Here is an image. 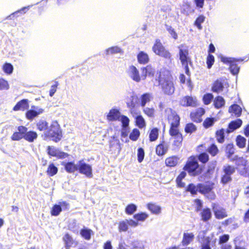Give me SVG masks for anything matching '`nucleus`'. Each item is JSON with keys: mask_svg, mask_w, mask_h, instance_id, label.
Returning a JSON list of instances; mask_svg holds the SVG:
<instances>
[{"mask_svg": "<svg viewBox=\"0 0 249 249\" xmlns=\"http://www.w3.org/2000/svg\"><path fill=\"white\" fill-rule=\"evenodd\" d=\"M178 48L179 50V59L180 61L182 68L184 70L185 74L188 77H190L191 73L189 66L193 67V63L191 57L189 56L188 48L182 44L178 46Z\"/></svg>", "mask_w": 249, "mask_h": 249, "instance_id": "nucleus-1", "label": "nucleus"}, {"mask_svg": "<svg viewBox=\"0 0 249 249\" xmlns=\"http://www.w3.org/2000/svg\"><path fill=\"white\" fill-rule=\"evenodd\" d=\"M42 136L44 137V139L45 140L49 139L55 142H59L63 135L62 129L58 123L56 121L53 122Z\"/></svg>", "mask_w": 249, "mask_h": 249, "instance_id": "nucleus-2", "label": "nucleus"}, {"mask_svg": "<svg viewBox=\"0 0 249 249\" xmlns=\"http://www.w3.org/2000/svg\"><path fill=\"white\" fill-rule=\"evenodd\" d=\"M205 166V165L199 164L195 156H191L189 158L183 169L187 171L190 175L196 176L203 172Z\"/></svg>", "mask_w": 249, "mask_h": 249, "instance_id": "nucleus-3", "label": "nucleus"}, {"mask_svg": "<svg viewBox=\"0 0 249 249\" xmlns=\"http://www.w3.org/2000/svg\"><path fill=\"white\" fill-rule=\"evenodd\" d=\"M158 80L159 84L161 86L162 90L165 94L171 95L174 93L175 88L169 76H165L163 75V72L160 71Z\"/></svg>", "mask_w": 249, "mask_h": 249, "instance_id": "nucleus-4", "label": "nucleus"}, {"mask_svg": "<svg viewBox=\"0 0 249 249\" xmlns=\"http://www.w3.org/2000/svg\"><path fill=\"white\" fill-rule=\"evenodd\" d=\"M218 58L223 63L229 66L228 69L232 75L237 76L238 74L240 67L235 62V57H227L220 54L218 56Z\"/></svg>", "mask_w": 249, "mask_h": 249, "instance_id": "nucleus-5", "label": "nucleus"}, {"mask_svg": "<svg viewBox=\"0 0 249 249\" xmlns=\"http://www.w3.org/2000/svg\"><path fill=\"white\" fill-rule=\"evenodd\" d=\"M153 51L158 55L171 61L172 55L161 43L160 40L156 39L152 47Z\"/></svg>", "mask_w": 249, "mask_h": 249, "instance_id": "nucleus-6", "label": "nucleus"}, {"mask_svg": "<svg viewBox=\"0 0 249 249\" xmlns=\"http://www.w3.org/2000/svg\"><path fill=\"white\" fill-rule=\"evenodd\" d=\"M210 187L205 185V183H198L196 185L193 183H189L186 188V191L190 192L192 196L197 195V192L204 193L210 190Z\"/></svg>", "mask_w": 249, "mask_h": 249, "instance_id": "nucleus-7", "label": "nucleus"}, {"mask_svg": "<svg viewBox=\"0 0 249 249\" xmlns=\"http://www.w3.org/2000/svg\"><path fill=\"white\" fill-rule=\"evenodd\" d=\"M78 171L80 174L86 176L88 178L93 177L92 166L85 162L84 160H81L77 162Z\"/></svg>", "mask_w": 249, "mask_h": 249, "instance_id": "nucleus-8", "label": "nucleus"}, {"mask_svg": "<svg viewBox=\"0 0 249 249\" xmlns=\"http://www.w3.org/2000/svg\"><path fill=\"white\" fill-rule=\"evenodd\" d=\"M69 209V203L66 201H59L53 206L51 210V214L52 216H57L62 211H68Z\"/></svg>", "mask_w": 249, "mask_h": 249, "instance_id": "nucleus-9", "label": "nucleus"}, {"mask_svg": "<svg viewBox=\"0 0 249 249\" xmlns=\"http://www.w3.org/2000/svg\"><path fill=\"white\" fill-rule=\"evenodd\" d=\"M197 100L196 97L192 96H185L180 99L179 104L184 107H196L197 106Z\"/></svg>", "mask_w": 249, "mask_h": 249, "instance_id": "nucleus-10", "label": "nucleus"}, {"mask_svg": "<svg viewBox=\"0 0 249 249\" xmlns=\"http://www.w3.org/2000/svg\"><path fill=\"white\" fill-rule=\"evenodd\" d=\"M43 111V109L39 108L37 106H32L31 109L26 112V117L28 120H33L39 114H42Z\"/></svg>", "mask_w": 249, "mask_h": 249, "instance_id": "nucleus-11", "label": "nucleus"}, {"mask_svg": "<svg viewBox=\"0 0 249 249\" xmlns=\"http://www.w3.org/2000/svg\"><path fill=\"white\" fill-rule=\"evenodd\" d=\"M170 113L168 114V118L171 121L170 127H179L180 118L176 111L169 108Z\"/></svg>", "mask_w": 249, "mask_h": 249, "instance_id": "nucleus-12", "label": "nucleus"}, {"mask_svg": "<svg viewBox=\"0 0 249 249\" xmlns=\"http://www.w3.org/2000/svg\"><path fill=\"white\" fill-rule=\"evenodd\" d=\"M127 72L128 76L133 81L136 82H140L141 78L139 73V71L135 66L133 65L129 66L127 71Z\"/></svg>", "mask_w": 249, "mask_h": 249, "instance_id": "nucleus-13", "label": "nucleus"}, {"mask_svg": "<svg viewBox=\"0 0 249 249\" xmlns=\"http://www.w3.org/2000/svg\"><path fill=\"white\" fill-rule=\"evenodd\" d=\"M205 113V110L202 107H199L197 108L195 112L190 113V117L193 122L200 123L202 121L201 117Z\"/></svg>", "mask_w": 249, "mask_h": 249, "instance_id": "nucleus-14", "label": "nucleus"}, {"mask_svg": "<svg viewBox=\"0 0 249 249\" xmlns=\"http://www.w3.org/2000/svg\"><path fill=\"white\" fill-rule=\"evenodd\" d=\"M242 123V120L240 119H237L234 121H231L228 124V128L226 130V132L227 134L233 132L241 127Z\"/></svg>", "mask_w": 249, "mask_h": 249, "instance_id": "nucleus-15", "label": "nucleus"}, {"mask_svg": "<svg viewBox=\"0 0 249 249\" xmlns=\"http://www.w3.org/2000/svg\"><path fill=\"white\" fill-rule=\"evenodd\" d=\"M216 165L217 161L216 160H213L210 162L208 163V169L206 172L201 176V178L204 177L205 178H210L214 172Z\"/></svg>", "mask_w": 249, "mask_h": 249, "instance_id": "nucleus-16", "label": "nucleus"}, {"mask_svg": "<svg viewBox=\"0 0 249 249\" xmlns=\"http://www.w3.org/2000/svg\"><path fill=\"white\" fill-rule=\"evenodd\" d=\"M61 164L64 167L65 171L68 173H72L77 171V163L75 164L73 161L61 162Z\"/></svg>", "mask_w": 249, "mask_h": 249, "instance_id": "nucleus-17", "label": "nucleus"}, {"mask_svg": "<svg viewBox=\"0 0 249 249\" xmlns=\"http://www.w3.org/2000/svg\"><path fill=\"white\" fill-rule=\"evenodd\" d=\"M29 107L28 100L24 99L18 102L14 107L13 110L14 111L25 110L27 109Z\"/></svg>", "mask_w": 249, "mask_h": 249, "instance_id": "nucleus-18", "label": "nucleus"}, {"mask_svg": "<svg viewBox=\"0 0 249 249\" xmlns=\"http://www.w3.org/2000/svg\"><path fill=\"white\" fill-rule=\"evenodd\" d=\"M38 137V135L36 131L33 130L28 131V128L26 127V132L23 135V139L29 142H33Z\"/></svg>", "mask_w": 249, "mask_h": 249, "instance_id": "nucleus-19", "label": "nucleus"}, {"mask_svg": "<svg viewBox=\"0 0 249 249\" xmlns=\"http://www.w3.org/2000/svg\"><path fill=\"white\" fill-rule=\"evenodd\" d=\"M168 149V144L164 142H161L156 148V153L159 156L165 155Z\"/></svg>", "mask_w": 249, "mask_h": 249, "instance_id": "nucleus-20", "label": "nucleus"}, {"mask_svg": "<svg viewBox=\"0 0 249 249\" xmlns=\"http://www.w3.org/2000/svg\"><path fill=\"white\" fill-rule=\"evenodd\" d=\"M18 132H15L11 136L13 141H19L23 138V135L26 132V127L23 125L19 126L18 127Z\"/></svg>", "mask_w": 249, "mask_h": 249, "instance_id": "nucleus-21", "label": "nucleus"}, {"mask_svg": "<svg viewBox=\"0 0 249 249\" xmlns=\"http://www.w3.org/2000/svg\"><path fill=\"white\" fill-rule=\"evenodd\" d=\"M213 210L214 216L217 219H220L227 216L225 210L223 208L218 209L215 204L213 205Z\"/></svg>", "mask_w": 249, "mask_h": 249, "instance_id": "nucleus-22", "label": "nucleus"}, {"mask_svg": "<svg viewBox=\"0 0 249 249\" xmlns=\"http://www.w3.org/2000/svg\"><path fill=\"white\" fill-rule=\"evenodd\" d=\"M205 185L210 187V189L207 192L201 193V194L206 195L209 199L211 200L214 199L215 198V195L214 192L213 191L214 188V183L212 181H209L205 183Z\"/></svg>", "mask_w": 249, "mask_h": 249, "instance_id": "nucleus-23", "label": "nucleus"}, {"mask_svg": "<svg viewBox=\"0 0 249 249\" xmlns=\"http://www.w3.org/2000/svg\"><path fill=\"white\" fill-rule=\"evenodd\" d=\"M68 229L75 234H78L79 231V224L75 219H71L69 221Z\"/></svg>", "mask_w": 249, "mask_h": 249, "instance_id": "nucleus-24", "label": "nucleus"}, {"mask_svg": "<svg viewBox=\"0 0 249 249\" xmlns=\"http://www.w3.org/2000/svg\"><path fill=\"white\" fill-rule=\"evenodd\" d=\"M120 112L119 110L117 108H112L109 111L107 115V119L109 121H114L119 119Z\"/></svg>", "mask_w": 249, "mask_h": 249, "instance_id": "nucleus-25", "label": "nucleus"}, {"mask_svg": "<svg viewBox=\"0 0 249 249\" xmlns=\"http://www.w3.org/2000/svg\"><path fill=\"white\" fill-rule=\"evenodd\" d=\"M201 220L203 222H207L210 220L212 216L211 210L209 208H205L202 210L200 213Z\"/></svg>", "mask_w": 249, "mask_h": 249, "instance_id": "nucleus-26", "label": "nucleus"}, {"mask_svg": "<svg viewBox=\"0 0 249 249\" xmlns=\"http://www.w3.org/2000/svg\"><path fill=\"white\" fill-rule=\"evenodd\" d=\"M79 232L81 237L86 240H89L91 235L93 234V232L91 230L85 227L81 229Z\"/></svg>", "mask_w": 249, "mask_h": 249, "instance_id": "nucleus-27", "label": "nucleus"}, {"mask_svg": "<svg viewBox=\"0 0 249 249\" xmlns=\"http://www.w3.org/2000/svg\"><path fill=\"white\" fill-rule=\"evenodd\" d=\"M242 111V109L241 107L236 104L231 105L229 108V112L233 113L236 117H239L241 115Z\"/></svg>", "mask_w": 249, "mask_h": 249, "instance_id": "nucleus-28", "label": "nucleus"}, {"mask_svg": "<svg viewBox=\"0 0 249 249\" xmlns=\"http://www.w3.org/2000/svg\"><path fill=\"white\" fill-rule=\"evenodd\" d=\"M224 88L223 82L221 80L217 79L213 83L212 87V90L213 92L218 93L223 90Z\"/></svg>", "mask_w": 249, "mask_h": 249, "instance_id": "nucleus-29", "label": "nucleus"}, {"mask_svg": "<svg viewBox=\"0 0 249 249\" xmlns=\"http://www.w3.org/2000/svg\"><path fill=\"white\" fill-rule=\"evenodd\" d=\"M195 235L193 233H186L184 232L183 235V239L182 240V245L183 246H186L190 244L193 241Z\"/></svg>", "mask_w": 249, "mask_h": 249, "instance_id": "nucleus-30", "label": "nucleus"}, {"mask_svg": "<svg viewBox=\"0 0 249 249\" xmlns=\"http://www.w3.org/2000/svg\"><path fill=\"white\" fill-rule=\"evenodd\" d=\"M213 104L215 108H221L225 105V99L221 96H217L214 98Z\"/></svg>", "mask_w": 249, "mask_h": 249, "instance_id": "nucleus-31", "label": "nucleus"}, {"mask_svg": "<svg viewBox=\"0 0 249 249\" xmlns=\"http://www.w3.org/2000/svg\"><path fill=\"white\" fill-rule=\"evenodd\" d=\"M126 247L129 248L130 249H143L144 246L142 242L139 240H134L133 241H129L127 242Z\"/></svg>", "mask_w": 249, "mask_h": 249, "instance_id": "nucleus-32", "label": "nucleus"}, {"mask_svg": "<svg viewBox=\"0 0 249 249\" xmlns=\"http://www.w3.org/2000/svg\"><path fill=\"white\" fill-rule=\"evenodd\" d=\"M152 98V95L150 93H144L142 94L140 97V104L141 106L144 107L146 104L150 101Z\"/></svg>", "mask_w": 249, "mask_h": 249, "instance_id": "nucleus-33", "label": "nucleus"}, {"mask_svg": "<svg viewBox=\"0 0 249 249\" xmlns=\"http://www.w3.org/2000/svg\"><path fill=\"white\" fill-rule=\"evenodd\" d=\"M30 7V6L23 7L20 10H18L13 13L7 17L6 19H12L15 17H18L19 16L20 14H22L25 13L29 9Z\"/></svg>", "mask_w": 249, "mask_h": 249, "instance_id": "nucleus-34", "label": "nucleus"}, {"mask_svg": "<svg viewBox=\"0 0 249 249\" xmlns=\"http://www.w3.org/2000/svg\"><path fill=\"white\" fill-rule=\"evenodd\" d=\"M138 61L140 64H145L149 60L148 54L143 51L140 52L137 55Z\"/></svg>", "mask_w": 249, "mask_h": 249, "instance_id": "nucleus-35", "label": "nucleus"}, {"mask_svg": "<svg viewBox=\"0 0 249 249\" xmlns=\"http://www.w3.org/2000/svg\"><path fill=\"white\" fill-rule=\"evenodd\" d=\"M37 129L40 131H43V133H45L47 129L49 126V123L44 120H39L36 124Z\"/></svg>", "mask_w": 249, "mask_h": 249, "instance_id": "nucleus-36", "label": "nucleus"}, {"mask_svg": "<svg viewBox=\"0 0 249 249\" xmlns=\"http://www.w3.org/2000/svg\"><path fill=\"white\" fill-rule=\"evenodd\" d=\"M147 208L152 213L155 214H158L161 212V207L155 203H148Z\"/></svg>", "mask_w": 249, "mask_h": 249, "instance_id": "nucleus-37", "label": "nucleus"}, {"mask_svg": "<svg viewBox=\"0 0 249 249\" xmlns=\"http://www.w3.org/2000/svg\"><path fill=\"white\" fill-rule=\"evenodd\" d=\"M195 157L196 159H197V162L200 161L203 165H205L209 160V156L208 154L205 152L200 153Z\"/></svg>", "mask_w": 249, "mask_h": 249, "instance_id": "nucleus-38", "label": "nucleus"}, {"mask_svg": "<svg viewBox=\"0 0 249 249\" xmlns=\"http://www.w3.org/2000/svg\"><path fill=\"white\" fill-rule=\"evenodd\" d=\"M63 240L65 242L66 249H70L74 243V240L72 237L68 233L65 234L63 237Z\"/></svg>", "mask_w": 249, "mask_h": 249, "instance_id": "nucleus-39", "label": "nucleus"}, {"mask_svg": "<svg viewBox=\"0 0 249 249\" xmlns=\"http://www.w3.org/2000/svg\"><path fill=\"white\" fill-rule=\"evenodd\" d=\"M149 214L145 212H140L133 215V217L138 222H144L148 217Z\"/></svg>", "mask_w": 249, "mask_h": 249, "instance_id": "nucleus-40", "label": "nucleus"}, {"mask_svg": "<svg viewBox=\"0 0 249 249\" xmlns=\"http://www.w3.org/2000/svg\"><path fill=\"white\" fill-rule=\"evenodd\" d=\"M225 132L226 130L224 128H221L216 131L215 136L216 138V140L218 142L220 143H222L224 142L225 138Z\"/></svg>", "mask_w": 249, "mask_h": 249, "instance_id": "nucleus-41", "label": "nucleus"}, {"mask_svg": "<svg viewBox=\"0 0 249 249\" xmlns=\"http://www.w3.org/2000/svg\"><path fill=\"white\" fill-rule=\"evenodd\" d=\"M136 125L139 128H142L146 126L144 119L141 114L137 115L135 117Z\"/></svg>", "mask_w": 249, "mask_h": 249, "instance_id": "nucleus-42", "label": "nucleus"}, {"mask_svg": "<svg viewBox=\"0 0 249 249\" xmlns=\"http://www.w3.org/2000/svg\"><path fill=\"white\" fill-rule=\"evenodd\" d=\"M141 70V77L143 80H144L146 78L147 76L153 74V69L151 68V66H147L145 67H142V68Z\"/></svg>", "mask_w": 249, "mask_h": 249, "instance_id": "nucleus-43", "label": "nucleus"}, {"mask_svg": "<svg viewBox=\"0 0 249 249\" xmlns=\"http://www.w3.org/2000/svg\"><path fill=\"white\" fill-rule=\"evenodd\" d=\"M138 207L134 203L128 204L125 208V213L127 215L134 214V213L137 211Z\"/></svg>", "mask_w": 249, "mask_h": 249, "instance_id": "nucleus-44", "label": "nucleus"}, {"mask_svg": "<svg viewBox=\"0 0 249 249\" xmlns=\"http://www.w3.org/2000/svg\"><path fill=\"white\" fill-rule=\"evenodd\" d=\"M207 153L214 157L219 153V149L215 143H212L206 149Z\"/></svg>", "mask_w": 249, "mask_h": 249, "instance_id": "nucleus-45", "label": "nucleus"}, {"mask_svg": "<svg viewBox=\"0 0 249 249\" xmlns=\"http://www.w3.org/2000/svg\"><path fill=\"white\" fill-rule=\"evenodd\" d=\"M212 239L210 236L201 242L200 249H212L211 247Z\"/></svg>", "mask_w": 249, "mask_h": 249, "instance_id": "nucleus-46", "label": "nucleus"}, {"mask_svg": "<svg viewBox=\"0 0 249 249\" xmlns=\"http://www.w3.org/2000/svg\"><path fill=\"white\" fill-rule=\"evenodd\" d=\"M178 158L176 156H173L168 158L165 160V164L167 166L174 167L178 162Z\"/></svg>", "mask_w": 249, "mask_h": 249, "instance_id": "nucleus-47", "label": "nucleus"}, {"mask_svg": "<svg viewBox=\"0 0 249 249\" xmlns=\"http://www.w3.org/2000/svg\"><path fill=\"white\" fill-rule=\"evenodd\" d=\"M227 157L228 159H231L232 156L235 152L234 146L233 143H229L227 145L225 149Z\"/></svg>", "mask_w": 249, "mask_h": 249, "instance_id": "nucleus-48", "label": "nucleus"}, {"mask_svg": "<svg viewBox=\"0 0 249 249\" xmlns=\"http://www.w3.org/2000/svg\"><path fill=\"white\" fill-rule=\"evenodd\" d=\"M2 70L7 75H10L13 72L14 67L11 63L5 62L2 66Z\"/></svg>", "mask_w": 249, "mask_h": 249, "instance_id": "nucleus-49", "label": "nucleus"}, {"mask_svg": "<svg viewBox=\"0 0 249 249\" xmlns=\"http://www.w3.org/2000/svg\"><path fill=\"white\" fill-rule=\"evenodd\" d=\"M58 172V168L53 163H51L49 164L47 170V174L50 176L53 177L56 175Z\"/></svg>", "mask_w": 249, "mask_h": 249, "instance_id": "nucleus-50", "label": "nucleus"}, {"mask_svg": "<svg viewBox=\"0 0 249 249\" xmlns=\"http://www.w3.org/2000/svg\"><path fill=\"white\" fill-rule=\"evenodd\" d=\"M159 130L157 127L153 128L151 129L149 135V141L150 142H154L158 138Z\"/></svg>", "mask_w": 249, "mask_h": 249, "instance_id": "nucleus-51", "label": "nucleus"}, {"mask_svg": "<svg viewBox=\"0 0 249 249\" xmlns=\"http://www.w3.org/2000/svg\"><path fill=\"white\" fill-rule=\"evenodd\" d=\"M59 148L54 146H48L47 147V154L50 157H55Z\"/></svg>", "mask_w": 249, "mask_h": 249, "instance_id": "nucleus-52", "label": "nucleus"}, {"mask_svg": "<svg viewBox=\"0 0 249 249\" xmlns=\"http://www.w3.org/2000/svg\"><path fill=\"white\" fill-rule=\"evenodd\" d=\"M197 129V127L196 125H195L192 123H189L186 124L184 131L187 134H192L195 132Z\"/></svg>", "mask_w": 249, "mask_h": 249, "instance_id": "nucleus-53", "label": "nucleus"}, {"mask_svg": "<svg viewBox=\"0 0 249 249\" xmlns=\"http://www.w3.org/2000/svg\"><path fill=\"white\" fill-rule=\"evenodd\" d=\"M216 121V119L213 117L207 118L203 123V126L205 128H208L212 126Z\"/></svg>", "mask_w": 249, "mask_h": 249, "instance_id": "nucleus-54", "label": "nucleus"}, {"mask_svg": "<svg viewBox=\"0 0 249 249\" xmlns=\"http://www.w3.org/2000/svg\"><path fill=\"white\" fill-rule=\"evenodd\" d=\"M236 143L239 148H244L246 146V139L243 136L238 135L236 138Z\"/></svg>", "mask_w": 249, "mask_h": 249, "instance_id": "nucleus-55", "label": "nucleus"}, {"mask_svg": "<svg viewBox=\"0 0 249 249\" xmlns=\"http://www.w3.org/2000/svg\"><path fill=\"white\" fill-rule=\"evenodd\" d=\"M205 17L203 15H199L195 20L194 25L196 26L198 29L202 30V26L201 24L205 21Z\"/></svg>", "mask_w": 249, "mask_h": 249, "instance_id": "nucleus-56", "label": "nucleus"}, {"mask_svg": "<svg viewBox=\"0 0 249 249\" xmlns=\"http://www.w3.org/2000/svg\"><path fill=\"white\" fill-rule=\"evenodd\" d=\"M112 140L110 141V147L112 148L114 145L116 149H118V152L121 150V147L120 141L115 136H113Z\"/></svg>", "mask_w": 249, "mask_h": 249, "instance_id": "nucleus-57", "label": "nucleus"}, {"mask_svg": "<svg viewBox=\"0 0 249 249\" xmlns=\"http://www.w3.org/2000/svg\"><path fill=\"white\" fill-rule=\"evenodd\" d=\"M223 170L224 174L231 176L235 172V168L234 166L230 165H224L223 167Z\"/></svg>", "mask_w": 249, "mask_h": 249, "instance_id": "nucleus-58", "label": "nucleus"}, {"mask_svg": "<svg viewBox=\"0 0 249 249\" xmlns=\"http://www.w3.org/2000/svg\"><path fill=\"white\" fill-rule=\"evenodd\" d=\"M213 99V95L211 93H206L202 98L203 103L206 105H209Z\"/></svg>", "mask_w": 249, "mask_h": 249, "instance_id": "nucleus-59", "label": "nucleus"}, {"mask_svg": "<svg viewBox=\"0 0 249 249\" xmlns=\"http://www.w3.org/2000/svg\"><path fill=\"white\" fill-rule=\"evenodd\" d=\"M140 135V132L137 128H134L132 130L130 133L129 137V139L133 141H136L139 138Z\"/></svg>", "mask_w": 249, "mask_h": 249, "instance_id": "nucleus-60", "label": "nucleus"}, {"mask_svg": "<svg viewBox=\"0 0 249 249\" xmlns=\"http://www.w3.org/2000/svg\"><path fill=\"white\" fill-rule=\"evenodd\" d=\"M118 229L120 232L126 231L128 229L127 219L120 221L119 223Z\"/></svg>", "mask_w": 249, "mask_h": 249, "instance_id": "nucleus-61", "label": "nucleus"}, {"mask_svg": "<svg viewBox=\"0 0 249 249\" xmlns=\"http://www.w3.org/2000/svg\"><path fill=\"white\" fill-rule=\"evenodd\" d=\"M165 29L168 32L171 36L175 39L178 38V36L175 29L170 25L167 24H165Z\"/></svg>", "mask_w": 249, "mask_h": 249, "instance_id": "nucleus-62", "label": "nucleus"}, {"mask_svg": "<svg viewBox=\"0 0 249 249\" xmlns=\"http://www.w3.org/2000/svg\"><path fill=\"white\" fill-rule=\"evenodd\" d=\"M174 141L173 145L177 147H180L182 145L183 136L181 134L173 137Z\"/></svg>", "mask_w": 249, "mask_h": 249, "instance_id": "nucleus-63", "label": "nucleus"}, {"mask_svg": "<svg viewBox=\"0 0 249 249\" xmlns=\"http://www.w3.org/2000/svg\"><path fill=\"white\" fill-rule=\"evenodd\" d=\"M121 49L120 48L117 46L111 47L105 50V53L106 55H109L110 54H114L120 53Z\"/></svg>", "mask_w": 249, "mask_h": 249, "instance_id": "nucleus-64", "label": "nucleus"}]
</instances>
